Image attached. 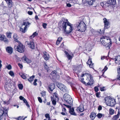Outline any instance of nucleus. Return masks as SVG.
I'll return each instance as SVG.
<instances>
[{"label": "nucleus", "mask_w": 120, "mask_h": 120, "mask_svg": "<svg viewBox=\"0 0 120 120\" xmlns=\"http://www.w3.org/2000/svg\"><path fill=\"white\" fill-rule=\"evenodd\" d=\"M100 41L102 44L105 47L107 50L109 49L112 45L110 39L109 37L103 36L101 38Z\"/></svg>", "instance_id": "f257e3e1"}, {"label": "nucleus", "mask_w": 120, "mask_h": 120, "mask_svg": "<svg viewBox=\"0 0 120 120\" xmlns=\"http://www.w3.org/2000/svg\"><path fill=\"white\" fill-rule=\"evenodd\" d=\"M72 25L69 22H65L63 21L61 28L64 30L66 34H68L71 32L72 30Z\"/></svg>", "instance_id": "f03ea898"}, {"label": "nucleus", "mask_w": 120, "mask_h": 120, "mask_svg": "<svg viewBox=\"0 0 120 120\" xmlns=\"http://www.w3.org/2000/svg\"><path fill=\"white\" fill-rule=\"evenodd\" d=\"M76 27L77 30L82 32H84L86 28V25L83 21H81L76 25Z\"/></svg>", "instance_id": "7ed1b4c3"}, {"label": "nucleus", "mask_w": 120, "mask_h": 120, "mask_svg": "<svg viewBox=\"0 0 120 120\" xmlns=\"http://www.w3.org/2000/svg\"><path fill=\"white\" fill-rule=\"evenodd\" d=\"M13 37L15 41L17 42L19 44V45L17 48V50L19 52H22V44H21V42L18 40V37L16 33L14 34Z\"/></svg>", "instance_id": "20e7f679"}, {"label": "nucleus", "mask_w": 120, "mask_h": 120, "mask_svg": "<svg viewBox=\"0 0 120 120\" xmlns=\"http://www.w3.org/2000/svg\"><path fill=\"white\" fill-rule=\"evenodd\" d=\"M8 110L5 108L3 109H0V120L3 118L5 119L8 116Z\"/></svg>", "instance_id": "39448f33"}, {"label": "nucleus", "mask_w": 120, "mask_h": 120, "mask_svg": "<svg viewBox=\"0 0 120 120\" xmlns=\"http://www.w3.org/2000/svg\"><path fill=\"white\" fill-rule=\"evenodd\" d=\"M105 102L108 105L113 106L115 104V100L112 99L110 97H107L105 98Z\"/></svg>", "instance_id": "423d86ee"}, {"label": "nucleus", "mask_w": 120, "mask_h": 120, "mask_svg": "<svg viewBox=\"0 0 120 120\" xmlns=\"http://www.w3.org/2000/svg\"><path fill=\"white\" fill-rule=\"evenodd\" d=\"M63 98L64 101L67 103L71 105L73 102V100L70 95L67 93L65 94Z\"/></svg>", "instance_id": "0eeeda50"}, {"label": "nucleus", "mask_w": 120, "mask_h": 120, "mask_svg": "<svg viewBox=\"0 0 120 120\" xmlns=\"http://www.w3.org/2000/svg\"><path fill=\"white\" fill-rule=\"evenodd\" d=\"M57 86L61 90L64 92L68 93V90L66 87L63 84L59 83L57 84Z\"/></svg>", "instance_id": "6e6552de"}, {"label": "nucleus", "mask_w": 120, "mask_h": 120, "mask_svg": "<svg viewBox=\"0 0 120 120\" xmlns=\"http://www.w3.org/2000/svg\"><path fill=\"white\" fill-rule=\"evenodd\" d=\"M87 75H88V76H87V78L86 80H88L89 82L86 83V85H92L94 83V81L93 80V77L92 75L89 74H87Z\"/></svg>", "instance_id": "1a4fd4ad"}, {"label": "nucleus", "mask_w": 120, "mask_h": 120, "mask_svg": "<svg viewBox=\"0 0 120 120\" xmlns=\"http://www.w3.org/2000/svg\"><path fill=\"white\" fill-rule=\"evenodd\" d=\"M82 66V64H80V65L76 67H75L74 69L73 72L76 73V75L78 77H79V72L81 70V68Z\"/></svg>", "instance_id": "9d476101"}, {"label": "nucleus", "mask_w": 120, "mask_h": 120, "mask_svg": "<svg viewBox=\"0 0 120 120\" xmlns=\"http://www.w3.org/2000/svg\"><path fill=\"white\" fill-rule=\"evenodd\" d=\"M116 4V0H109L106 2L105 5L109 6L114 5Z\"/></svg>", "instance_id": "9b49d317"}, {"label": "nucleus", "mask_w": 120, "mask_h": 120, "mask_svg": "<svg viewBox=\"0 0 120 120\" xmlns=\"http://www.w3.org/2000/svg\"><path fill=\"white\" fill-rule=\"evenodd\" d=\"M30 24V23L27 21L23 22V25L25 26L24 27V29H23V33L26 32L27 30V28L29 26Z\"/></svg>", "instance_id": "f8f14e48"}, {"label": "nucleus", "mask_w": 120, "mask_h": 120, "mask_svg": "<svg viewBox=\"0 0 120 120\" xmlns=\"http://www.w3.org/2000/svg\"><path fill=\"white\" fill-rule=\"evenodd\" d=\"M30 42L28 41H26L25 42V44L29 45L30 47L32 49H34L35 48L34 44V40H30Z\"/></svg>", "instance_id": "ddd939ff"}, {"label": "nucleus", "mask_w": 120, "mask_h": 120, "mask_svg": "<svg viewBox=\"0 0 120 120\" xmlns=\"http://www.w3.org/2000/svg\"><path fill=\"white\" fill-rule=\"evenodd\" d=\"M57 72L56 71L54 70L52 72L51 75L52 76L53 78L56 79H58L59 77V76L57 75Z\"/></svg>", "instance_id": "4468645a"}, {"label": "nucleus", "mask_w": 120, "mask_h": 120, "mask_svg": "<svg viewBox=\"0 0 120 120\" xmlns=\"http://www.w3.org/2000/svg\"><path fill=\"white\" fill-rule=\"evenodd\" d=\"M103 22L104 23L105 29H107L109 28V22L107 19L105 18L103 19Z\"/></svg>", "instance_id": "2eb2a0df"}, {"label": "nucleus", "mask_w": 120, "mask_h": 120, "mask_svg": "<svg viewBox=\"0 0 120 120\" xmlns=\"http://www.w3.org/2000/svg\"><path fill=\"white\" fill-rule=\"evenodd\" d=\"M27 54H25L23 57L24 60V62L26 63L27 64H29L32 61L31 60L28 58L27 56Z\"/></svg>", "instance_id": "dca6fc26"}, {"label": "nucleus", "mask_w": 120, "mask_h": 120, "mask_svg": "<svg viewBox=\"0 0 120 120\" xmlns=\"http://www.w3.org/2000/svg\"><path fill=\"white\" fill-rule=\"evenodd\" d=\"M87 64H88L89 67L90 68H93L94 66V64L92 63V59L90 58L88 59V60L87 63Z\"/></svg>", "instance_id": "f3484780"}, {"label": "nucleus", "mask_w": 120, "mask_h": 120, "mask_svg": "<svg viewBox=\"0 0 120 120\" xmlns=\"http://www.w3.org/2000/svg\"><path fill=\"white\" fill-rule=\"evenodd\" d=\"M6 52L8 53H9L10 54H11L13 52V49L11 47L8 46L6 49Z\"/></svg>", "instance_id": "a211bd4d"}, {"label": "nucleus", "mask_w": 120, "mask_h": 120, "mask_svg": "<svg viewBox=\"0 0 120 120\" xmlns=\"http://www.w3.org/2000/svg\"><path fill=\"white\" fill-rule=\"evenodd\" d=\"M65 53L67 57L68 58V60H71L72 59L74 55L72 54H70L68 52L65 51Z\"/></svg>", "instance_id": "6ab92c4d"}, {"label": "nucleus", "mask_w": 120, "mask_h": 120, "mask_svg": "<svg viewBox=\"0 0 120 120\" xmlns=\"http://www.w3.org/2000/svg\"><path fill=\"white\" fill-rule=\"evenodd\" d=\"M55 86V84L53 83L50 84L48 87L49 90L51 91H52L54 88Z\"/></svg>", "instance_id": "aec40b11"}, {"label": "nucleus", "mask_w": 120, "mask_h": 120, "mask_svg": "<svg viewBox=\"0 0 120 120\" xmlns=\"http://www.w3.org/2000/svg\"><path fill=\"white\" fill-rule=\"evenodd\" d=\"M115 62L117 64H120V56H119L116 57L115 58Z\"/></svg>", "instance_id": "412c9836"}, {"label": "nucleus", "mask_w": 120, "mask_h": 120, "mask_svg": "<svg viewBox=\"0 0 120 120\" xmlns=\"http://www.w3.org/2000/svg\"><path fill=\"white\" fill-rule=\"evenodd\" d=\"M74 108H70L69 110V112L71 114L74 116H76L77 114L74 112Z\"/></svg>", "instance_id": "4be33fe9"}, {"label": "nucleus", "mask_w": 120, "mask_h": 120, "mask_svg": "<svg viewBox=\"0 0 120 120\" xmlns=\"http://www.w3.org/2000/svg\"><path fill=\"white\" fill-rule=\"evenodd\" d=\"M43 57L44 59L46 60H48L49 58V54L46 52L44 53Z\"/></svg>", "instance_id": "5701e85b"}, {"label": "nucleus", "mask_w": 120, "mask_h": 120, "mask_svg": "<svg viewBox=\"0 0 120 120\" xmlns=\"http://www.w3.org/2000/svg\"><path fill=\"white\" fill-rule=\"evenodd\" d=\"M96 116V114L94 112H92L90 113V117L91 118V120H94Z\"/></svg>", "instance_id": "b1692460"}, {"label": "nucleus", "mask_w": 120, "mask_h": 120, "mask_svg": "<svg viewBox=\"0 0 120 120\" xmlns=\"http://www.w3.org/2000/svg\"><path fill=\"white\" fill-rule=\"evenodd\" d=\"M120 112L118 111V113L116 115L114 116L112 118V120H117V119L119 118L120 115Z\"/></svg>", "instance_id": "393cba45"}, {"label": "nucleus", "mask_w": 120, "mask_h": 120, "mask_svg": "<svg viewBox=\"0 0 120 120\" xmlns=\"http://www.w3.org/2000/svg\"><path fill=\"white\" fill-rule=\"evenodd\" d=\"M23 101L25 105L28 108H30V106L28 103V102L26 99L23 97Z\"/></svg>", "instance_id": "a878e982"}, {"label": "nucleus", "mask_w": 120, "mask_h": 120, "mask_svg": "<svg viewBox=\"0 0 120 120\" xmlns=\"http://www.w3.org/2000/svg\"><path fill=\"white\" fill-rule=\"evenodd\" d=\"M86 2L90 5H92L94 3L95 1V0H86Z\"/></svg>", "instance_id": "bb28decb"}, {"label": "nucleus", "mask_w": 120, "mask_h": 120, "mask_svg": "<svg viewBox=\"0 0 120 120\" xmlns=\"http://www.w3.org/2000/svg\"><path fill=\"white\" fill-rule=\"evenodd\" d=\"M8 7L10 8L12 7V1L11 0H8L6 1Z\"/></svg>", "instance_id": "cd10ccee"}, {"label": "nucleus", "mask_w": 120, "mask_h": 120, "mask_svg": "<svg viewBox=\"0 0 120 120\" xmlns=\"http://www.w3.org/2000/svg\"><path fill=\"white\" fill-rule=\"evenodd\" d=\"M117 71L118 74L117 75V81L118 80H120V67L119 68L117 69Z\"/></svg>", "instance_id": "c85d7f7f"}, {"label": "nucleus", "mask_w": 120, "mask_h": 120, "mask_svg": "<svg viewBox=\"0 0 120 120\" xmlns=\"http://www.w3.org/2000/svg\"><path fill=\"white\" fill-rule=\"evenodd\" d=\"M77 109L78 111L79 110L80 112H82L83 111L84 109L82 106H80Z\"/></svg>", "instance_id": "c756f323"}, {"label": "nucleus", "mask_w": 120, "mask_h": 120, "mask_svg": "<svg viewBox=\"0 0 120 120\" xmlns=\"http://www.w3.org/2000/svg\"><path fill=\"white\" fill-rule=\"evenodd\" d=\"M104 32V30H103L102 31H101V29L100 30V32L96 30L95 34H94V35H98L100 34H103Z\"/></svg>", "instance_id": "7c9ffc66"}, {"label": "nucleus", "mask_w": 120, "mask_h": 120, "mask_svg": "<svg viewBox=\"0 0 120 120\" xmlns=\"http://www.w3.org/2000/svg\"><path fill=\"white\" fill-rule=\"evenodd\" d=\"M38 35V33H37L36 32L34 33L30 37V39L33 40L32 38H34L35 37Z\"/></svg>", "instance_id": "2f4dec72"}, {"label": "nucleus", "mask_w": 120, "mask_h": 120, "mask_svg": "<svg viewBox=\"0 0 120 120\" xmlns=\"http://www.w3.org/2000/svg\"><path fill=\"white\" fill-rule=\"evenodd\" d=\"M12 33L10 32H8L6 33L7 37L8 38H10L11 37Z\"/></svg>", "instance_id": "473e14b6"}, {"label": "nucleus", "mask_w": 120, "mask_h": 120, "mask_svg": "<svg viewBox=\"0 0 120 120\" xmlns=\"http://www.w3.org/2000/svg\"><path fill=\"white\" fill-rule=\"evenodd\" d=\"M34 77V76L33 75L32 76H31L29 79H27L29 82H31L33 81Z\"/></svg>", "instance_id": "72a5a7b5"}, {"label": "nucleus", "mask_w": 120, "mask_h": 120, "mask_svg": "<svg viewBox=\"0 0 120 120\" xmlns=\"http://www.w3.org/2000/svg\"><path fill=\"white\" fill-rule=\"evenodd\" d=\"M66 109L63 108L62 110V112H61V113L63 115H66Z\"/></svg>", "instance_id": "f704fd0d"}, {"label": "nucleus", "mask_w": 120, "mask_h": 120, "mask_svg": "<svg viewBox=\"0 0 120 120\" xmlns=\"http://www.w3.org/2000/svg\"><path fill=\"white\" fill-rule=\"evenodd\" d=\"M5 37V36L4 34H0V40H3Z\"/></svg>", "instance_id": "c9c22d12"}, {"label": "nucleus", "mask_w": 120, "mask_h": 120, "mask_svg": "<svg viewBox=\"0 0 120 120\" xmlns=\"http://www.w3.org/2000/svg\"><path fill=\"white\" fill-rule=\"evenodd\" d=\"M114 112V110L112 109H109V113L111 115L113 114Z\"/></svg>", "instance_id": "e433bc0d"}, {"label": "nucleus", "mask_w": 120, "mask_h": 120, "mask_svg": "<svg viewBox=\"0 0 120 120\" xmlns=\"http://www.w3.org/2000/svg\"><path fill=\"white\" fill-rule=\"evenodd\" d=\"M96 30H94L93 29H91L90 30V31L91 32V33L92 34L94 35V34H95Z\"/></svg>", "instance_id": "4c0bfd02"}, {"label": "nucleus", "mask_w": 120, "mask_h": 120, "mask_svg": "<svg viewBox=\"0 0 120 120\" xmlns=\"http://www.w3.org/2000/svg\"><path fill=\"white\" fill-rule=\"evenodd\" d=\"M18 86L20 89L22 90V84H19Z\"/></svg>", "instance_id": "58836bf2"}, {"label": "nucleus", "mask_w": 120, "mask_h": 120, "mask_svg": "<svg viewBox=\"0 0 120 120\" xmlns=\"http://www.w3.org/2000/svg\"><path fill=\"white\" fill-rule=\"evenodd\" d=\"M45 116L47 118H48V120L50 119L49 114L48 113L46 114L45 115Z\"/></svg>", "instance_id": "ea45409f"}, {"label": "nucleus", "mask_w": 120, "mask_h": 120, "mask_svg": "<svg viewBox=\"0 0 120 120\" xmlns=\"http://www.w3.org/2000/svg\"><path fill=\"white\" fill-rule=\"evenodd\" d=\"M9 75L12 76H14V74L12 71H10L9 73Z\"/></svg>", "instance_id": "a19ab883"}, {"label": "nucleus", "mask_w": 120, "mask_h": 120, "mask_svg": "<svg viewBox=\"0 0 120 120\" xmlns=\"http://www.w3.org/2000/svg\"><path fill=\"white\" fill-rule=\"evenodd\" d=\"M47 24L45 23H43L42 24V26L43 28L45 29L46 28Z\"/></svg>", "instance_id": "79ce46f5"}, {"label": "nucleus", "mask_w": 120, "mask_h": 120, "mask_svg": "<svg viewBox=\"0 0 120 120\" xmlns=\"http://www.w3.org/2000/svg\"><path fill=\"white\" fill-rule=\"evenodd\" d=\"M84 78H81V81L83 84H85L86 82L84 81Z\"/></svg>", "instance_id": "37998d69"}, {"label": "nucleus", "mask_w": 120, "mask_h": 120, "mask_svg": "<svg viewBox=\"0 0 120 120\" xmlns=\"http://www.w3.org/2000/svg\"><path fill=\"white\" fill-rule=\"evenodd\" d=\"M8 70H10L11 69V66L10 64H9L6 66Z\"/></svg>", "instance_id": "c03bdc74"}, {"label": "nucleus", "mask_w": 120, "mask_h": 120, "mask_svg": "<svg viewBox=\"0 0 120 120\" xmlns=\"http://www.w3.org/2000/svg\"><path fill=\"white\" fill-rule=\"evenodd\" d=\"M97 116L98 118H100L102 116V114L101 113H99L98 114Z\"/></svg>", "instance_id": "a18cd8bd"}, {"label": "nucleus", "mask_w": 120, "mask_h": 120, "mask_svg": "<svg viewBox=\"0 0 120 120\" xmlns=\"http://www.w3.org/2000/svg\"><path fill=\"white\" fill-rule=\"evenodd\" d=\"M3 40L5 43H8V40L6 37L5 38H4V39Z\"/></svg>", "instance_id": "49530a36"}, {"label": "nucleus", "mask_w": 120, "mask_h": 120, "mask_svg": "<svg viewBox=\"0 0 120 120\" xmlns=\"http://www.w3.org/2000/svg\"><path fill=\"white\" fill-rule=\"evenodd\" d=\"M22 24L21 25V26H19V28L20 30L22 32Z\"/></svg>", "instance_id": "de8ad7c7"}, {"label": "nucleus", "mask_w": 120, "mask_h": 120, "mask_svg": "<svg viewBox=\"0 0 120 120\" xmlns=\"http://www.w3.org/2000/svg\"><path fill=\"white\" fill-rule=\"evenodd\" d=\"M108 68L107 67V66H105L104 69L103 70V71H104V72H105L106 71L107 69H108Z\"/></svg>", "instance_id": "09e8293b"}, {"label": "nucleus", "mask_w": 120, "mask_h": 120, "mask_svg": "<svg viewBox=\"0 0 120 120\" xmlns=\"http://www.w3.org/2000/svg\"><path fill=\"white\" fill-rule=\"evenodd\" d=\"M38 99L40 102L41 103L42 102V100L40 97H38Z\"/></svg>", "instance_id": "8fccbe9b"}, {"label": "nucleus", "mask_w": 120, "mask_h": 120, "mask_svg": "<svg viewBox=\"0 0 120 120\" xmlns=\"http://www.w3.org/2000/svg\"><path fill=\"white\" fill-rule=\"evenodd\" d=\"M37 81V80L36 79H35L34 82H33V84L35 86H36L37 85V83H36V82Z\"/></svg>", "instance_id": "3c124183"}, {"label": "nucleus", "mask_w": 120, "mask_h": 120, "mask_svg": "<svg viewBox=\"0 0 120 120\" xmlns=\"http://www.w3.org/2000/svg\"><path fill=\"white\" fill-rule=\"evenodd\" d=\"M4 104H6L7 105H8L9 104L10 102L9 101H4Z\"/></svg>", "instance_id": "603ef678"}, {"label": "nucleus", "mask_w": 120, "mask_h": 120, "mask_svg": "<svg viewBox=\"0 0 120 120\" xmlns=\"http://www.w3.org/2000/svg\"><path fill=\"white\" fill-rule=\"evenodd\" d=\"M96 96L97 97L99 98L100 96V94L99 93L97 92L96 94Z\"/></svg>", "instance_id": "864d4df0"}, {"label": "nucleus", "mask_w": 120, "mask_h": 120, "mask_svg": "<svg viewBox=\"0 0 120 120\" xmlns=\"http://www.w3.org/2000/svg\"><path fill=\"white\" fill-rule=\"evenodd\" d=\"M28 14L30 15H31L33 14V12L32 11H28L27 12Z\"/></svg>", "instance_id": "5fc2aeb1"}, {"label": "nucleus", "mask_w": 120, "mask_h": 120, "mask_svg": "<svg viewBox=\"0 0 120 120\" xmlns=\"http://www.w3.org/2000/svg\"><path fill=\"white\" fill-rule=\"evenodd\" d=\"M52 104L54 105H55L56 104V101L55 100H52Z\"/></svg>", "instance_id": "6e6d98bb"}, {"label": "nucleus", "mask_w": 120, "mask_h": 120, "mask_svg": "<svg viewBox=\"0 0 120 120\" xmlns=\"http://www.w3.org/2000/svg\"><path fill=\"white\" fill-rule=\"evenodd\" d=\"M53 96H55L56 98H58V94L56 93H54L53 94Z\"/></svg>", "instance_id": "4d7b16f0"}, {"label": "nucleus", "mask_w": 120, "mask_h": 120, "mask_svg": "<svg viewBox=\"0 0 120 120\" xmlns=\"http://www.w3.org/2000/svg\"><path fill=\"white\" fill-rule=\"evenodd\" d=\"M95 91L96 92H97L98 90V88L97 87H94Z\"/></svg>", "instance_id": "13d9d810"}, {"label": "nucleus", "mask_w": 120, "mask_h": 120, "mask_svg": "<svg viewBox=\"0 0 120 120\" xmlns=\"http://www.w3.org/2000/svg\"><path fill=\"white\" fill-rule=\"evenodd\" d=\"M62 40V38L61 37H59L58 38L57 40L60 41L61 42V41Z\"/></svg>", "instance_id": "bf43d9fd"}, {"label": "nucleus", "mask_w": 120, "mask_h": 120, "mask_svg": "<svg viewBox=\"0 0 120 120\" xmlns=\"http://www.w3.org/2000/svg\"><path fill=\"white\" fill-rule=\"evenodd\" d=\"M41 94L42 96H43L44 95H45V92H42L41 93Z\"/></svg>", "instance_id": "052dcab7"}, {"label": "nucleus", "mask_w": 120, "mask_h": 120, "mask_svg": "<svg viewBox=\"0 0 120 120\" xmlns=\"http://www.w3.org/2000/svg\"><path fill=\"white\" fill-rule=\"evenodd\" d=\"M19 66L20 67V68H22V64L19 63L18 64Z\"/></svg>", "instance_id": "680f3d73"}, {"label": "nucleus", "mask_w": 120, "mask_h": 120, "mask_svg": "<svg viewBox=\"0 0 120 120\" xmlns=\"http://www.w3.org/2000/svg\"><path fill=\"white\" fill-rule=\"evenodd\" d=\"M63 105L65 106H66L68 108H69L70 109V108H71V106H70L69 105H66L65 104H63Z\"/></svg>", "instance_id": "e2e57ef3"}, {"label": "nucleus", "mask_w": 120, "mask_h": 120, "mask_svg": "<svg viewBox=\"0 0 120 120\" xmlns=\"http://www.w3.org/2000/svg\"><path fill=\"white\" fill-rule=\"evenodd\" d=\"M27 77L25 74H23V79H26Z\"/></svg>", "instance_id": "0e129e2a"}, {"label": "nucleus", "mask_w": 120, "mask_h": 120, "mask_svg": "<svg viewBox=\"0 0 120 120\" xmlns=\"http://www.w3.org/2000/svg\"><path fill=\"white\" fill-rule=\"evenodd\" d=\"M71 5L69 3H67V6L69 7H71Z\"/></svg>", "instance_id": "69168bd1"}, {"label": "nucleus", "mask_w": 120, "mask_h": 120, "mask_svg": "<svg viewBox=\"0 0 120 120\" xmlns=\"http://www.w3.org/2000/svg\"><path fill=\"white\" fill-rule=\"evenodd\" d=\"M104 87H101L100 88V90L101 91H104L105 90L104 89Z\"/></svg>", "instance_id": "338daca9"}, {"label": "nucleus", "mask_w": 120, "mask_h": 120, "mask_svg": "<svg viewBox=\"0 0 120 120\" xmlns=\"http://www.w3.org/2000/svg\"><path fill=\"white\" fill-rule=\"evenodd\" d=\"M17 120H22V118L21 116H19L18 117Z\"/></svg>", "instance_id": "774afa93"}]
</instances>
